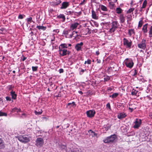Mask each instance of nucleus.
Masks as SVG:
<instances>
[{
  "mask_svg": "<svg viewBox=\"0 0 152 152\" xmlns=\"http://www.w3.org/2000/svg\"><path fill=\"white\" fill-rule=\"evenodd\" d=\"M16 138L20 142L24 143L29 142L30 140V138L25 135H20L16 137Z\"/></svg>",
  "mask_w": 152,
  "mask_h": 152,
  "instance_id": "obj_1",
  "label": "nucleus"
},
{
  "mask_svg": "<svg viewBox=\"0 0 152 152\" xmlns=\"http://www.w3.org/2000/svg\"><path fill=\"white\" fill-rule=\"evenodd\" d=\"M115 138V136L114 135H113L106 138L103 141L105 143H111L114 141Z\"/></svg>",
  "mask_w": 152,
  "mask_h": 152,
  "instance_id": "obj_2",
  "label": "nucleus"
},
{
  "mask_svg": "<svg viewBox=\"0 0 152 152\" xmlns=\"http://www.w3.org/2000/svg\"><path fill=\"white\" fill-rule=\"evenodd\" d=\"M125 63L127 67L129 68H131L134 64V63L131 59H126L125 61Z\"/></svg>",
  "mask_w": 152,
  "mask_h": 152,
  "instance_id": "obj_3",
  "label": "nucleus"
},
{
  "mask_svg": "<svg viewBox=\"0 0 152 152\" xmlns=\"http://www.w3.org/2000/svg\"><path fill=\"white\" fill-rule=\"evenodd\" d=\"M118 22L113 21L112 23V28L110 29V32H113L115 31V29L118 27Z\"/></svg>",
  "mask_w": 152,
  "mask_h": 152,
  "instance_id": "obj_4",
  "label": "nucleus"
},
{
  "mask_svg": "<svg viewBox=\"0 0 152 152\" xmlns=\"http://www.w3.org/2000/svg\"><path fill=\"white\" fill-rule=\"evenodd\" d=\"M44 143L43 139L42 138H38L36 140V145L38 147L42 146Z\"/></svg>",
  "mask_w": 152,
  "mask_h": 152,
  "instance_id": "obj_5",
  "label": "nucleus"
},
{
  "mask_svg": "<svg viewBox=\"0 0 152 152\" xmlns=\"http://www.w3.org/2000/svg\"><path fill=\"white\" fill-rule=\"evenodd\" d=\"M134 123L135 125L133 127L134 128H137L140 126L141 123V120L140 119H136Z\"/></svg>",
  "mask_w": 152,
  "mask_h": 152,
  "instance_id": "obj_6",
  "label": "nucleus"
},
{
  "mask_svg": "<svg viewBox=\"0 0 152 152\" xmlns=\"http://www.w3.org/2000/svg\"><path fill=\"white\" fill-rule=\"evenodd\" d=\"M117 66V64L114 63L112 62L110 65V67L108 69L110 70H111L113 71H116V67Z\"/></svg>",
  "mask_w": 152,
  "mask_h": 152,
  "instance_id": "obj_7",
  "label": "nucleus"
},
{
  "mask_svg": "<svg viewBox=\"0 0 152 152\" xmlns=\"http://www.w3.org/2000/svg\"><path fill=\"white\" fill-rule=\"evenodd\" d=\"M124 44V45H126V46L129 48H130L132 45V41L130 40L129 41L125 38H124L123 39Z\"/></svg>",
  "mask_w": 152,
  "mask_h": 152,
  "instance_id": "obj_8",
  "label": "nucleus"
},
{
  "mask_svg": "<svg viewBox=\"0 0 152 152\" xmlns=\"http://www.w3.org/2000/svg\"><path fill=\"white\" fill-rule=\"evenodd\" d=\"M59 54L61 56H66L67 54V52H68V51L64 49L63 50L61 49L60 47H59Z\"/></svg>",
  "mask_w": 152,
  "mask_h": 152,
  "instance_id": "obj_9",
  "label": "nucleus"
},
{
  "mask_svg": "<svg viewBox=\"0 0 152 152\" xmlns=\"http://www.w3.org/2000/svg\"><path fill=\"white\" fill-rule=\"evenodd\" d=\"M145 40L142 39L141 43L138 44V47L140 48L144 49L145 48L146 45Z\"/></svg>",
  "mask_w": 152,
  "mask_h": 152,
  "instance_id": "obj_10",
  "label": "nucleus"
},
{
  "mask_svg": "<svg viewBox=\"0 0 152 152\" xmlns=\"http://www.w3.org/2000/svg\"><path fill=\"white\" fill-rule=\"evenodd\" d=\"M67 152H83L81 150L77 148L70 149L69 150H67Z\"/></svg>",
  "mask_w": 152,
  "mask_h": 152,
  "instance_id": "obj_11",
  "label": "nucleus"
},
{
  "mask_svg": "<svg viewBox=\"0 0 152 152\" xmlns=\"http://www.w3.org/2000/svg\"><path fill=\"white\" fill-rule=\"evenodd\" d=\"M95 111H94L90 110L87 111L86 112L87 115L88 117H92L94 116L95 114Z\"/></svg>",
  "mask_w": 152,
  "mask_h": 152,
  "instance_id": "obj_12",
  "label": "nucleus"
},
{
  "mask_svg": "<svg viewBox=\"0 0 152 152\" xmlns=\"http://www.w3.org/2000/svg\"><path fill=\"white\" fill-rule=\"evenodd\" d=\"M83 45V43L82 42H81L80 43H78L75 45V48L77 51H78L81 50V47Z\"/></svg>",
  "mask_w": 152,
  "mask_h": 152,
  "instance_id": "obj_13",
  "label": "nucleus"
},
{
  "mask_svg": "<svg viewBox=\"0 0 152 152\" xmlns=\"http://www.w3.org/2000/svg\"><path fill=\"white\" fill-rule=\"evenodd\" d=\"M5 148V145L4 141L0 138V149H3Z\"/></svg>",
  "mask_w": 152,
  "mask_h": 152,
  "instance_id": "obj_14",
  "label": "nucleus"
},
{
  "mask_svg": "<svg viewBox=\"0 0 152 152\" xmlns=\"http://www.w3.org/2000/svg\"><path fill=\"white\" fill-rule=\"evenodd\" d=\"M88 132L90 134V136H91L93 137H98L97 134L95 133V132L92 131L91 130H90L88 131Z\"/></svg>",
  "mask_w": 152,
  "mask_h": 152,
  "instance_id": "obj_15",
  "label": "nucleus"
},
{
  "mask_svg": "<svg viewBox=\"0 0 152 152\" xmlns=\"http://www.w3.org/2000/svg\"><path fill=\"white\" fill-rule=\"evenodd\" d=\"M119 18L120 22L121 23H124L125 20V18L123 15H119Z\"/></svg>",
  "mask_w": 152,
  "mask_h": 152,
  "instance_id": "obj_16",
  "label": "nucleus"
},
{
  "mask_svg": "<svg viewBox=\"0 0 152 152\" xmlns=\"http://www.w3.org/2000/svg\"><path fill=\"white\" fill-rule=\"evenodd\" d=\"M69 6V3L67 2H63L62 3V6L61 7V9H65Z\"/></svg>",
  "mask_w": 152,
  "mask_h": 152,
  "instance_id": "obj_17",
  "label": "nucleus"
},
{
  "mask_svg": "<svg viewBox=\"0 0 152 152\" xmlns=\"http://www.w3.org/2000/svg\"><path fill=\"white\" fill-rule=\"evenodd\" d=\"M78 25V23H76L72 24L70 26L71 29L72 30H74L77 27Z\"/></svg>",
  "mask_w": 152,
  "mask_h": 152,
  "instance_id": "obj_18",
  "label": "nucleus"
},
{
  "mask_svg": "<svg viewBox=\"0 0 152 152\" xmlns=\"http://www.w3.org/2000/svg\"><path fill=\"white\" fill-rule=\"evenodd\" d=\"M126 116V115L125 113H121L118 114V117L119 119H121L124 118Z\"/></svg>",
  "mask_w": 152,
  "mask_h": 152,
  "instance_id": "obj_19",
  "label": "nucleus"
},
{
  "mask_svg": "<svg viewBox=\"0 0 152 152\" xmlns=\"http://www.w3.org/2000/svg\"><path fill=\"white\" fill-rule=\"evenodd\" d=\"M11 94L12 97V98L14 99H15L17 96L16 94L15 93V92L12 91L11 93Z\"/></svg>",
  "mask_w": 152,
  "mask_h": 152,
  "instance_id": "obj_20",
  "label": "nucleus"
},
{
  "mask_svg": "<svg viewBox=\"0 0 152 152\" xmlns=\"http://www.w3.org/2000/svg\"><path fill=\"white\" fill-rule=\"evenodd\" d=\"M77 33V31H73L72 34L70 35V38H71L72 37L75 38L77 36V35L76 34Z\"/></svg>",
  "mask_w": 152,
  "mask_h": 152,
  "instance_id": "obj_21",
  "label": "nucleus"
},
{
  "mask_svg": "<svg viewBox=\"0 0 152 152\" xmlns=\"http://www.w3.org/2000/svg\"><path fill=\"white\" fill-rule=\"evenodd\" d=\"M92 16L94 19H97L98 18L95 12L93 10L92 11Z\"/></svg>",
  "mask_w": 152,
  "mask_h": 152,
  "instance_id": "obj_22",
  "label": "nucleus"
},
{
  "mask_svg": "<svg viewBox=\"0 0 152 152\" xmlns=\"http://www.w3.org/2000/svg\"><path fill=\"white\" fill-rule=\"evenodd\" d=\"M148 24L147 23L143 26L142 30L144 32L146 33L147 32V28Z\"/></svg>",
  "mask_w": 152,
  "mask_h": 152,
  "instance_id": "obj_23",
  "label": "nucleus"
},
{
  "mask_svg": "<svg viewBox=\"0 0 152 152\" xmlns=\"http://www.w3.org/2000/svg\"><path fill=\"white\" fill-rule=\"evenodd\" d=\"M37 28L39 29H42L43 30H45L46 28V27L43 26H37Z\"/></svg>",
  "mask_w": 152,
  "mask_h": 152,
  "instance_id": "obj_24",
  "label": "nucleus"
},
{
  "mask_svg": "<svg viewBox=\"0 0 152 152\" xmlns=\"http://www.w3.org/2000/svg\"><path fill=\"white\" fill-rule=\"evenodd\" d=\"M116 13L118 14H120L122 12V10L120 7H118L116 9Z\"/></svg>",
  "mask_w": 152,
  "mask_h": 152,
  "instance_id": "obj_25",
  "label": "nucleus"
},
{
  "mask_svg": "<svg viewBox=\"0 0 152 152\" xmlns=\"http://www.w3.org/2000/svg\"><path fill=\"white\" fill-rule=\"evenodd\" d=\"M59 47H60L61 49H62L64 48H67V45L66 44H62Z\"/></svg>",
  "mask_w": 152,
  "mask_h": 152,
  "instance_id": "obj_26",
  "label": "nucleus"
},
{
  "mask_svg": "<svg viewBox=\"0 0 152 152\" xmlns=\"http://www.w3.org/2000/svg\"><path fill=\"white\" fill-rule=\"evenodd\" d=\"M101 9H102V10L104 11H107V7L103 5H102L101 6Z\"/></svg>",
  "mask_w": 152,
  "mask_h": 152,
  "instance_id": "obj_27",
  "label": "nucleus"
},
{
  "mask_svg": "<svg viewBox=\"0 0 152 152\" xmlns=\"http://www.w3.org/2000/svg\"><path fill=\"white\" fill-rule=\"evenodd\" d=\"M57 18H62L64 19V20H65V19L64 16L63 14H60L57 16Z\"/></svg>",
  "mask_w": 152,
  "mask_h": 152,
  "instance_id": "obj_28",
  "label": "nucleus"
},
{
  "mask_svg": "<svg viewBox=\"0 0 152 152\" xmlns=\"http://www.w3.org/2000/svg\"><path fill=\"white\" fill-rule=\"evenodd\" d=\"M134 10V8H131L127 11L126 13L128 14L132 12Z\"/></svg>",
  "mask_w": 152,
  "mask_h": 152,
  "instance_id": "obj_29",
  "label": "nucleus"
},
{
  "mask_svg": "<svg viewBox=\"0 0 152 152\" xmlns=\"http://www.w3.org/2000/svg\"><path fill=\"white\" fill-rule=\"evenodd\" d=\"M118 95V93H113L112 95L110 96V97H112L113 98H115Z\"/></svg>",
  "mask_w": 152,
  "mask_h": 152,
  "instance_id": "obj_30",
  "label": "nucleus"
},
{
  "mask_svg": "<svg viewBox=\"0 0 152 152\" xmlns=\"http://www.w3.org/2000/svg\"><path fill=\"white\" fill-rule=\"evenodd\" d=\"M42 111L41 110L40 111L37 112L36 110L34 111V113L36 115H39L41 114L42 113Z\"/></svg>",
  "mask_w": 152,
  "mask_h": 152,
  "instance_id": "obj_31",
  "label": "nucleus"
},
{
  "mask_svg": "<svg viewBox=\"0 0 152 152\" xmlns=\"http://www.w3.org/2000/svg\"><path fill=\"white\" fill-rule=\"evenodd\" d=\"M147 1L146 0H144L142 4V8H145L147 5Z\"/></svg>",
  "mask_w": 152,
  "mask_h": 152,
  "instance_id": "obj_32",
  "label": "nucleus"
},
{
  "mask_svg": "<svg viewBox=\"0 0 152 152\" xmlns=\"http://www.w3.org/2000/svg\"><path fill=\"white\" fill-rule=\"evenodd\" d=\"M27 20L28 24H30L32 21V18L31 17L28 18L27 19Z\"/></svg>",
  "mask_w": 152,
  "mask_h": 152,
  "instance_id": "obj_33",
  "label": "nucleus"
},
{
  "mask_svg": "<svg viewBox=\"0 0 152 152\" xmlns=\"http://www.w3.org/2000/svg\"><path fill=\"white\" fill-rule=\"evenodd\" d=\"M132 34H134V31L133 29L129 30V34L131 36Z\"/></svg>",
  "mask_w": 152,
  "mask_h": 152,
  "instance_id": "obj_34",
  "label": "nucleus"
},
{
  "mask_svg": "<svg viewBox=\"0 0 152 152\" xmlns=\"http://www.w3.org/2000/svg\"><path fill=\"white\" fill-rule=\"evenodd\" d=\"M143 24V22L142 21V20H141L139 22L138 27L140 28L141 27Z\"/></svg>",
  "mask_w": 152,
  "mask_h": 152,
  "instance_id": "obj_35",
  "label": "nucleus"
},
{
  "mask_svg": "<svg viewBox=\"0 0 152 152\" xmlns=\"http://www.w3.org/2000/svg\"><path fill=\"white\" fill-rule=\"evenodd\" d=\"M38 66H33L32 67V69L33 71H36L38 69Z\"/></svg>",
  "mask_w": 152,
  "mask_h": 152,
  "instance_id": "obj_36",
  "label": "nucleus"
},
{
  "mask_svg": "<svg viewBox=\"0 0 152 152\" xmlns=\"http://www.w3.org/2000/svg\"><path fill=\"white\" fill-rule=\"evenodd\" d=\"M7 116V114L4 113H3L1 111H0V116Z\"/></svg>",
  "mask_w": 152,
  "mask_h": 152,
  "instance_id": "obj_37",
  "label": "nucleus"
},
{
  "mask_svg": "<svg viewBox=\"0 0 152 152\" xmlns=\"http://www.w3.org/2000/svg\"><path fill=\"white\" fill-rule=\"evenodd\" d=\"M137 91H136L135 90H134V89H133L132 90V91L131 93L132 94V95H135L137 94Z\"/></svg>",
  "mask_w": 152,
  "mask_h": 152,
  "instance_id": "obj_38",
  "label": "nucleus"
},
{
  "mask_svg": "<svg viewBox=\"0 0 152 152\" xmlns=\"http://www.w3.org/2000/svg\"><path fill=\"white\" fill-rule=\"evenodd\" d=\"M20 110V109H18L16 107L12 109V111L14 112L17 111V112H18Z\"/></svg>",
  "mask_w": 152,
  "mask_h": 152,
  "instance_id": "obj_39",
  "label": "nucleus"
},
{
  "mask_svg": "<svg viewBox=\"0 0 152 152\" xmlns=\"http://www.w3.org/2000/svg\"><path fill=\"white\" fill-rule=\"evenodd\" d=\"M69 34V31H64L63 32V34L66 35V37L67 35Z\"/></svg>",
  "mask_w": 152,
  "mask_h": 152,
  "instance_id": "obj_40",
  "label": "nucleus"
},
{
  "mask_svg": "<svg viewBox=\"0 0 152 152\" xmlns=\"http://www.w3.org/2000/svg\"><path fill=\"white\" fill-rule=\"evenodd\" d=\"M5 31V30L4 28H2L0 29V33H4V32Z\"/></svg>",
  "mask_w": 152,
  "mask_h": 152,
  "instance_id": "obj_41",
  "label": "nucleus"
},
{
  "mask_svg": "<svg viewBox=\"0 0 152 152\" xmlns=\"http://www.w3.org/2000/svg\"><path fill=\"white\" fill-rule=\"evenodd\" d=\"M87 63V64H91V60H87V61H86L84 63V64H86V63Z\"/></svg>",
  "mask_w": 152,
  "mask_h": 152,
  "instance_id": "obj_42",
  "label": "nucleus"
},
{
  "mask_svg": "<svg viewBox=\"0 0 152 152\" xmlns=\"http://www.w3.org/2000/svg\"><path fill=\"white\" fill-rule=\"evenodd\" d=\"M61 148L62 149H65L66 148V146L65 145H61Z\"/></svg>",
  "mask_w": 152,
  "mask_h": 152,
  "instance_id": "obj_43",
  "label": "nucleus"
},
{
  "mask_svg": "<svg viewBox=\"0 0 152 152\" xmlns=\"http://www.w3.org/2000/svg\"><path fill=\"white\" fill-rule=\"evenodd\" d=\"M102 14L103 15H105L106 16V17L107 18H108V17H109V15L108 14V13H105L104 12H102Z\"/></svg>",
  "mask_w": 152,
  "mask_h": 152,
  "instance_id": "obj_44",
  "label": "nucleus"
},
{
  "mask_svg": "<svg viewBox=\"0 0 152 152\" xmlns=\"http://www.w3.org/2000/svg\"><path fill=\"white\" fill-rule=\"evenodd\" d=\"M75 104V103L74 102H73L72 103H69L68 104V106H69V105L72 106V105H74Z\"/></svg>",
  "mask_w": 152,
  "mask_h": 152,
  "instance_id": "obj_45",
  "label": "nucleus"
},
{
  "mask_svg": "<svg viewBox=\"0 0 152 152\" xmlns=\"http://www.w3.org/2000/svg\"><path fill=\"white\" fill-rule=\"evenodd\" d=\"M132 16L130 15H128L127 17V18L129 20H131Z\"/></svg>",
  "mask_w": 152,
  "mask_h": 152,
  "instance_id": "obj_46",
  "label": "nucleus"
},
{
  "mask_svg": "<svg viewBox=\"0 0 152 152\" xmlns=\"http://www.w3.org/2000/svg\"><path fill=\"white\" fill-rule=\"evenodd\" d=\"M6 99L7 101H10L11 100V98L8 96L6 97Z\"/></svg>",
  "mask_w": 152,
  "mask_h": 152,
  "instance_id": "obj_47",
  "label": "nucleus"
},
{
  "mask_svg": "<svg viewBox=\"0 0 152 152\" xmlns=\"http://www.w3.org/2000/svg\"><path fill=\"white\" fill-rule=\"evenodd\" d=\"M18 18L19 19H22L23 18V17L22 15H20L18 16Z\"/></svg>",
  "mask_w": 152,
  "mask_h": 152,
  "instance_id": "obj_48",
  "label": "nucleus"
},
{
  "mask_svg": "<svg viewBox=\"0 0 152 152\" xmlns=\"http://www.w3.org/2000/svg\"><path fill=\"white\" fill-rule=\"evenodd\" d=\"M110 79V77H107L106 78H104V80L105 81H107Z\"/></svg>",
  "mask_w": 152,
  "mask_h": 152,
  "instance_id": "obj_49",
  "label": "nucleus"
},
{
  "mask_svg": "<svg viewBox=\"0 0 152 152\" xmlns=\"http://www.w3.org/2000/svg\"><path fill=\"white\" fill-rule=\"evenodd\" d=\"M59 72L60 73H61L63 72L64 70L62 69H61L59 70Z\"/></svg>",
  "mask_w": 152,
  "mask_h": 152,
  "instance_id": "obj_50",
  "label": "nucleus"
},
{
  "mask_svg": "<svg viewBox=\"0 0 152 152\" xmlns=\"http://www.w3.org/2000/svg\"><path fill=\"white\" fill-rule=\"evenodd\" d=\"M107 107L109 108V109H110V105L109 103H107L106 105Z\"/></svg>",
  "mask_w": 152,
  "mask_h": 152,
  "instance_id": "obj_51",
  "label": "nucleus"
},
{
  "mask_svg": "<svg viewBox=\"0 0 152 152\" xmlns=\"http://www.w3.org/2000/svg\"><path fill=\"white\" fill-rule=\"evenodd\" d=\"M53 31L54 32H56L58 33L59 32V30L58 29L54 30H53Z\"/></svg>",
  "mask_w": 152,
  "mask_h": 152,
  "instance_id": "obj_52",
  "label": "nucleus"
},
{
  "mask_svg": "<svg viewBox=\"0 0 152 152\" xmlns=\"http://www.w3.org/2000/svg\"><path fill=\"white\" fill-rule=\"evenodd\" d=\"M23 116H24L25 117L26 116V114L25 113H23L22 114L21 117H23Z\"/></svg>",
  "mask_w": 152,
  "mask_h": 152,
  "instance_id": "obj_53",
  "label": "nucleus"
},
{
  "mask_svg": "<svg viewBox=\"0 0 152 152\" xmlns=\"http://www.w3.org/2000/svg\"><path fill=\"white\" fill-rule=\"evenodd\" d=\"M96 54L97 55H98L99 54V51H97L96 52Z\"/></svg>",
  "mask_w": 152,
  "mask_h": 152,
  "instance_id": "obj_54",
  "label": "nucleus"
},
{
  "mask_svg": "<svg viewBox=\"0 0 152 152\" xmlns=\"http://www.w3.org/2000/svg\"><path fill=\"white\" fill-rule=\"evenodd\" d=\"M97 62L99 63H100L101 62V61L99 59H97Z\"/></svg>",
  "mask_w": 152,
  "mask_h": 152,
  "instance_id": "obj_55",
  "label": "nucleus"
},
{
  "mask_svg": "<svg viewBox=\"0 0 152 152\" xmlns=\"http://www.w3.org/2000/svg\"><path fill=\"white\" fill-rule=\"evenodd\" d=\"M149 33L150 35L152 34V30H150Z\"/></svg>",
  "mask_w": 152,
  "mask_h": 152,
  "instance_id": "obj_56",
  "label": "nucleus"
},
{
  "mask_svg": "<svg viewBox=\"0 0 152 152\" xmlns=\"http://www.w3.org/2000/svg\"><path fill=\"white\" fill-rule=\"evenodd\" d=\"M26 57H24L22 59V61H24L26 59Z\"/></svg>",
  "mask_w": 152,
  "mask_h": 152,
  "instance_id": "obj_57",
  "label": "nucleus"
},
{
  "mask_svg": "<svg viewBox=\"0 0 152 152\" xmlns=\"http://www.w3.org/2000/svg\"><path fill=\"white\" fill-rule=\"evenodd\" d=\"M112 90V88H109L108 89V91H111Z\"/></svg>",
  "mask_w": 152,
  "mask_h": 152,
  "instance_id": "obj_58",
  "label": "nucleus"
},
{
  "mask_svg": "<svg viewBox=\"0 0 152 152\" xmlns=\"http://www.w3.org/2000/svg\"><path fill=\"white\" fill-rule=\"evenodd\" d=\"M129 109L130 110H131V112L133 110V108H131L130 107H129Z\"/></svg>",
  "mask_w": 152,
  "mask_h": 152,
  "instance_id": "obj_59",
  "label": "nucleus"
},
{
  "mask_svg": "<svg viewBox=\"0 0 152 152\" xmlns=\"http://www.w3.org/2000/svg\"><path fill=\"white\" fill-rule=\"evenodd\" d=\"M81 72H84V70H83V69H81Z\"/></svg>",
  "mask_w": 152,
  "mask_h": 152,
  "instance_id": "obj_60",
  "label": "nucleus"
},
{
  "mask_svg": "<svg viewBox=\"0 0 152 152\" xmlns=\"http://www.w3.org/2000/svg\"><path fill=\"white\" fill-rule=\"evenodd\" d=\"M142 8H142V7L140 8V11H142Z\"/></svg>",
  "mask_w": 152,
  "mask_h": 152,
  "instance_id": "obj_61",
  "label": "nucleus"
},
{
  "mask_svg": "<svg viewBox=\"0 0 152 152\" xmlns=\"http://www.w3.org/2000/svg\"><path fill=\"white\" fill-rule=\"evenodd\" d=\"M150 30H152V26L151 27Z\"/></svg>",
  "mask_w": 152,
  "mask_h": 152,
  "instance_id": "obj_62",
  "label": "nucleus"
},
{
  "mask_svg": "<svg viewBox=\"0 0 152 152\" xmlns=\"http://www.w3.org/2000/svg\"><path fill=\"white\" fill-rule=\"evenodd\" d=\"M79 93H80L81 94H83V93H82V92L81 91H79Z\"/></svg>",
  "mask_w": 152,
  "mask_h": 152,
  "instance_id": "obj_63",
  "label": "nucleus"
},
{
  "mask_svg": "<svg viewBox=\"0 0 152 152\" xmlns=\"http://www.w3.org/2000/svg\"><path fill=\"white\" fill-rule=\"evenodd\" d=\"M134 71L135 72V74H134V75H136L137 74V72H136V70H135Z\"/></svg>",
  "mask_w": 152,
  "mask_h": 152,
  "instance_id": "obj_64",
  "label": "nucleus"
}]
</instances>
